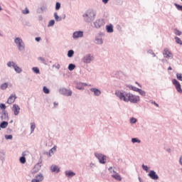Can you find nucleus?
<instances>
[{
  "instance_id": "1",
  "label": "nucleus",
  "mask_w": 182,
  "mask_h": 182,
  "mask_svg": "<svg viewBox=\"0 0 182 182\" xmlns=\"http://www.w3.org/2000/svg\"><path fill=\"white\" fill-rule=\"evenodd\" d=\"M82 18L87 23H91L96 19V11L92 9H88L83 14Z\"/></svg>"
},
{
  "instance_id": "2",
  "label": "nucleus",
  "mask_w": 182,
  "mask_h": 182,
  "mask_svg": "<svg viewBox=\"0 0 182 182\" xmlns=\"http://www.w3.org/2000/svg\"><path fill=\"white\" fill-rule=\"evenodd\" d=\"M130 92L124 90H117L115 92V96L119 98V100L129 103V99L130 98Z\"/></svg>"
},
{
  "instance_id": "3",
  "label": "nucleus",
  "mask_w": 182,
  "mask_h": 182,
  "mask_svg": "<svg viewBox=\"0 0 182 182\" xmlns=\"http://www.w3.org/2000/svg\"><path fill=\"white\" fill-rule=\"evenodd\" d=\"M14 43H16L19 52L25 50V43L22 38L17 37L14 39Z\"/></svg>"
},
{
  "instance_id": "4",
  "label": "nucleus",
  "mask_w": 182,
  "mask_h": 182,
  "mask_svg": "<svg viewBox=\"0 0 182 182\" xmlns=\"http://www.w3.org/2000/svg\"><path fill=\"white\" fill-rule=\"evenodd\" d=\"M81 60L83 63L89 65V63H91L95 60V57L92 54H86L82 58Z\"/></svg>"
},
{
  "instance_id": "5",
  "label": "nucleus",
  "mask_w": 182,
  "mask_h": 182,
  "mask_svg": "<svg viewBox=\"0 0 182 182\" xmlns=\"http://www.w3.org/2000/svg\"><path fill=\"white\" fill-rule=\"evenodd\" d=\"M7 66L8 68H14L16 73H22V68L18 66V65H16L14 61H9L7 63Z\"/></svg>"
},
{
  "instance_id": "6",
  "label": "nucleus",
  "mask_w": 182,
  "mask_h": 182,
  "mask_svg": "<svg viewBox=\"0 0 182 182\" xmlns=\"http://www.w3.org/2000/svg\"><path fill=\"white\" fill-rule=\"evenodd\" d=\"M128 100L130 103H133L134 105H136L139 103V102H140V96L133 95L131 93L129 95V98Z\"/></svg>"
},
{
  "instance_id": "7",
  "label": "nucleus",
  "mask_w": 182,
  "mask_h": 182,
  "mask_svg": "<svg viewBox=\"0 0 182 182\" xmlns=\"http://www.w3.org/2000/svg\"><path fill=\"white\" fill-rule=\"evenodd\" d=\"M94 28L96 29H100L102 26H105V19L103 18H98L94 23Z\"/></svg>"
},
{
  "instance_id": "8",
  "label": "nucleus",
  "mask_w": 182,
  "mask_h": 182,
  "mask_svg": "<svg viewBox=\"0 0 182 182\" xmlns=\"http://www.w3.org/2000/svg\"><path fill=\"white\" fill-rule=\"evenodd\" d=\"M95 157L99 160L100 164H106V159L107 156L102 154L95 153Z\"/></svg>"
},
{
  "instance_id": "9",
  "label": "nucleus",
  "mask_w": 182,
  "mask_h": 182,
  "mask_svg": "<svg viewBox=\"0 0 182 182\" xmlns=\"http://www.w3.org/2000/svg\"><path fill=\"white\" fill-rule=\"evenodd\" d=\"M59 93L60 95H63V96L69 97V96H72L73 92H72V90H68L66 88H60V89H59Z\"/></svg>"
},
{
  "instance_id": "10",
  "label": "nucleus",
  "mask_w": 182,
  "mask_h": 182,
  "mask_svg": "<svg viewBox=\"0 0 182 182\" xmlns=\"http://www.w3.org/2000/svg\"><path fill=\"white\" fill-rule=\"evenodd\" d=\"M172 83L173 86H175L177 92H178V93H182L181 84H180V82L176 79H173L172 80Z\"/></svg>"
},
{
  "instance_id": "11",
  "label": "nucleus",
  "mask_w": 182,
  "mask_h": 182,
  "mask_svg": "<svg viewBox=\"0 0 182 182\" xmlns=\"http://www.w3.org/2000/svg\"><path fill=\"white\" fill-rule=\"evenodd\" d=\"M105 33L100 32L96 36L95 41L97 43V45H103V39L102 38V36H104Z\"/></svg>"
},
{
  "instance_id": "12",
  "label": "nucleus",
  "mask_w": 182,
  "mask_h": 182,
  "mask_svg": "<svg viewBox=\"0 0 182 182\" xmlns=\"http://www.w3.org/2000/svg\"><path fill=\"white\" fill-rule=\"evenodd\" d=\"M12 112H14V116H18V114H19V113L21 112V107H19V105L14 104L12 107Z\"/></svg>"
},
{
  "instance_id": "13",
  "label": "nucleus",
  "mask_w": 182,
  "mask_h": 182,
  "mask_svg": "<svg viewBox=\"0 0 182 182\" xmlns=\"http://www.w3.org/2000/svg\"><path fill=\"white\" fill-rule=\"evenodd\" d=\"M148 177H150L151 180H159V175H157V173L154 171V170H151L148 173Z\"/></svg>"
},
{
  "instance_id": "14",
  "label": "nucleus",
  "mask_w": 182,
  "mask_h": 182,
  "mask_svg": "<svg viewBox=\"0 0 182 182\" xmlns=\"http://www.w3.org/2000/svg\"><path fill=\"white\" fill-rule=\"evenodd\" d=\"M73 39H78V38H83V31H75L73 33Z\"/></svg>"
},
{
  "instance_id": "15",
  "label": "nucleus",
  "mask_w": 182,
  "mask_h": 182,
  "mask_svg": "<svg viewBox=\"0 0 182 182\" xmlns=\"http://www.w3.org/2000/svg\"><path fill=\"white\" fill-rule=\"evenodd\" d=\"M16 100V95L11 94L8 98L6 103H8V105H12V103H15Z\"/></svg>"
},
{
  "instance_id": "16",
  "label": "nucleus",
  "mask_w": 182,
  "mask_h": 182,
  "mask_svg": "<svg viewBox=\"0 0 182 182\" xmlns=\"http://www.w3.org/2000/svg\"><path fill=\"white\" fill-rule=\"evenodd\" d=\"M0 117L1 120H9V115L8 114V111L2 110L1 116Z\"/></svg>"
},
{
  "instance_id": "17",
  "label": "nucleus",
  "mask_w": 182,
  "mask_h": 182,
  "mask_svg": "<svg viewBox=\"0 0 182 182\" xmlns=\"http://www.w3.org/2000/svg\"><path fill=\"white\" fill-rule=\"evenodd\" d=\"M112 173H114V174L112 175V178H114V180H117V181H122V176L116 172V171L113 170Z\"/></svg>"
},
{
  "instance_id": "18",
  "label": "nucleus",
  "mask_w": 182,
  "mask_h": 182,
  "mask_svg": "<svg viewBox=\"0 0 182 182\" xmlns=\"http://www.w3.org/2000/svg\"><path fill=\"white\" fill-rule=\"evenodd\" d=\"M50 170L51 171V173H59L60 171V168H59V166H58L57 165H52L50 167Z\"/></svg>"
},
{
  "instance_id": "19",
  "label": "nucleus",
  "mask_w": 182,
  "mask_h": 182,
  "mask_svg": "<svg viewBox=\"0 0 182 182\" xmlns=\"http://www.w3.org/2000/svg\"><path fill=\"white\" fill-rule=\"evenodd\" d=\"M90 90L94 93V96L99 97L100 95H102V91L97 88H90Z\"/></svg>"
},
{
  "instance_id": "20",
  "label": "nucleus",
  "mask_w": 182,
  "mask_h": 182,
  "mask_svg": "<svg viewBox=\"0 0 182 182\" xmlns=\"http://www.w3.org/2000/svg\"><path fill=\"white\" fill-rule=\"evenodd\" d=\"M85 86H87V84L85 82H77L76 84V89H78V90H83L85 89Z\"/></svg>"
},
{
  "instance_id": "21",
  "label": "nucleus",
  "mask_w": 182,
  "mask_h": 182,
  "mask_svg": "<svg viewBox=\"0 0 182 182\" xmlns=\"http://www.w3.org/2000/svg\"><path fill=\"white\" fill-rule=\"evenodd\" d=\"M164 58H169L170 59H173V53L171 52L168 51L167 49H164Z\"/></svg>"
},
{
  "instance_id": "22",
  "label": "nucleus",
  "mask_w": 182,
  "mask_h": 182,
  "mask_svg": "<svg viewBox=\"0 0 182 182\" xmlns=\"http://www.w3.org/2000/svg\"><path fill=\"white\" fill-rule=\"evenodd\" d=\"M65 175L66 177H68V178H72V177H75V176H76V173L73 171H65Z\"/></svg>"
},
{
  "instance_id": "23",
  "label": "nucleus",
  "mask_w": 182,
  "mask_h": 182,
  "mask_svg": "<svg viewBox=\"0 0 182 182\" xmlns=\"http://www.w3.org/2000/svg\"><path fill=\"white\" fill-rule=\"evenodd\" d=\"M45 177L43 176V173H38L37 175L35 176V180H36V181L38 182H42L43 180H44Z\"/></svg>"
},
{
  "instance_id": "24",
  "label": "nucleus",
  "mask_w": 182,
  "mask_h": 182,
  "mask_svg": "<svg viewBox=\"0 0 182 182\" xmlns=\"http://www.w3.org/2000/svg\"><path fill=\"white\" fill-rule=\"evenodd\" d=\"M106 30L108 33H112L113 32V25L109 24L106 26Z\"/></svg>"
},
{
  "instance_id": "25",
  "label": "nucleus",
  "mask_w": 182,
  "mask_h": 182,
  "mask_svg": "<svg viewBox=\"0 0 182 182\" xmlns=\"http://www.w3.org/2000/svg\"><path fill=\"white\" fill-rule=\"evenodd\" d=\"M5 154H6L5 151L0 149V160H1V161H5Z\"/></svg>"
},
{
  "instance_id": "26",
  "label": "nucleus",
  "mask_w": 182,
  "mask_h": 182,
  "mask_svg": "<svg viewBox=\"0 0 182 182\" xmlns=\"http://www.w3.org/2000/svg\"><path fill=\"white\" fill-rule=\"evenodd\" d=\"M8 127V122L6 121H3L0 124V129H6Z\"/></svg>"
},
{
  "instance_id": "27",
  "label": "nucleus",
  "mask_w": 182,
  "mask_h": 182,
  "mask_svg": "<svg viewBox=\"0 0 182 182\" xmlns=\"http://www.w3.org/2000/svg\"><path fill=\"white\" fill-rule=\"evenodd\" d=\"M54 18L55 19V22H60V21H62V17L59 16L57 12L54 13Z\"/></svg>"
},
{
  "instance_id": "28",
  "label": "nucleus",
  "mask_w": 182,
  "mask_h": 182,
  "mask_svg": "<svg viewBox=\"0 0 182 182\" xmlns=\"http://www.w3.org/2000/svg\"><path fill=\"white\" fill-rule=\"evenodd\" d=\"M75 68H76V65L73 63H70L68 65V70H70V72H72V70H75Z\"/></svg>"
},
{
  "instance_id": "29",
  "label": "nucleus",
  "mask_w": 182,
  "mask_h": 182,
  "mask_svg": "<svg viewBox=\"0 0 182 182\" xmlns=\"http://www.w3.org/2000/svg\"><path fill=\"white\" fill-rule=\"evenodd\" d=\"M73 55H75V51L73 50H70L68 51V58H73Z\"/></svg>"
},
{
  "instance_id": "30",
  "label": "nucleus",
  "mask_w": 182,
  "mask_h": 182,
  "mask_svg": "<svg viewBox=\"0 0 182 182\" xmlns=\"http://www.w3.org/2000/svg\"><path fill=\"white\" fill-rule=\"evenodd\" d=\"M7 88H8V82H4V83L1 85L0 89L1 90H5Z\"/></svg>"
},
{
  "instance_id": "31",
  "label": "nucleus",
  "mask_w": 182,
  "mask_h": 182,
  "mask_svg": "<svg viewBox=\"0 0 182 182\" xmlns=\"http://www.w3.org/2000/svg\"><path fill=\"white\" fill-rule=\"evenodd\" d=\"M36 128V125L35 124V122L31 123V133H33L35 132V129Z\"/></svg>"
},
{
  "instance_id": "32",
  "label": "nucleus",
  "mask_w": 182,
  "mask_h": 182,
  "mask_svg": "<svg viewBox=\"0 0 182 182\" xmlns=\"http://www.w3.org/2000/svg\"><path fill=\"white\" fill-rule=\"evenodd\" d=\"M137 92H138V93H139V95H140L141 96H144V97L146 96V91H144V90H143L139 88V90H137Z\"/></svg>"
},
{
  "instance_id": "33",
  "label": "nucleus",
  "mask_w": 182,
  "mask_h": 182,
  "mask_svg": "<svg viewBox=\"0 0 182 182\" xmlns=\"http://www.w3.org/2000/svg\"><path fill=\"white\" fill-rule=\"evenodd\" d=\"M43 92L44 93H46V95H49V93L50 92V90H49V88L46 87H43Z\"/></svg>"
},
{
  "instance_id": "34",
  "label": "nucleus",
  "mask_w": 182,
  "mask_h": 182,
  "mask_svg": "<svg viewBox=\"0 0 182 182\" xmlns=\"http://www.w3.org/2000/svg\"><path fill=\"white\" fill-rule=\"evenodd\" d=\"M19 161H20V163H21V164H25V163H26V158H25L23 156L20 157Z\"/></svg>"
},
{
  "instance_id": "35",
  "label": "nucleus",
  "mask_w": 182,
  "mask_h": 182,
  "mask_svg": "<svg viewBox=\"0 0 182 182\" xmlns=\"http://www.w3.org/2000/svg\"><path fill=\"white\" fill-rule=\"evenodd\" d=\"M129 89L130 90H133L134 92H137L139 90V88H137L136 87L133 86V85H129Z\"/></svg>"
},
{
  "instance_id": "36",
  "label": "nucleus",
  "mask_w": 182,
  "mask_h": 182,
  "mask_svg": "<svg viewBox=\"0 0 182 182\" xmlns=\"http://www.w3.org/2000/svg\"><path fill=\"white\" fill-rule=\"evenodd\" d=\"M33 72H34V73H36L37 75L41 73V71L39 70V69L38 68V67H33L32 68Z\"/></svg>"
},
{
  "instance_id": "37",
  "label": "nucleus",
  "mask_w": 182,
  "mask_h": 182,
  "mask_svg": "<svg viewBox=\"0 0 182 182\" xmlns=\"http://www.w3.org/2000/svg\"><path fill=\"white\" fill-rule=\"evenodd\" d=\"M38 60H41L42 63H43V65H48V63H46V60H45L43 57H38Z\"/></svg>"
},
{
  "instance_id": "38",
  "label": "nucleus",
  "mask_w": 182,
  "mask_h": 182,
  "mask_svg": "<svg viewBox=\"0 0 182 182\" xmlns=\"http://www.w3.org/2000/svg\"><path fill=\"white\" fill-rule=\"evenodd\" d=\"M132 143H141V141H140V139H139L138 138H132Z\"/></svg>"
},
{
  "instance_id": "39",
  "label": "nucleus",
  "mask_w": 182,
  "mask_h": 182,
  "mask_svg": "<svg viewBox=\"0 0 182 182\" xmlns=\"http://www.w3.org/2000/svg\"><path fill=\"white\" fill-rule=\"evenodd\" d=\"M174 6H176V9H178V11H182V6L181 5H180L177 3H175Z\"/></svg>"
},
{
  "instance_id": "40",
  "label": "nucleus",
  "mask_w": 182,
  "mask_h": 182,
  "mask_svg": "<svg viewBox=\"0 0 182 182\" xmlns=\"http://www.w3.org/2000/svg\"><path fill=\"white\" fill-rule=\"evenodd\" d=\"M175 41L176 43H178V45H182V41L181 39H180V38L175 36Z\"/></svg>"
},
{
  "instance_id": "41",
  "label": "nucleus",
  "mask_w": 182,
  "mask_h": 182,
  "mask_svg": "<svg viewBox=\"0 0 182 182\" xmlns=\"http://www.w3.org/2000/svg\"><path fill=\"white\" fill-rule=\"evenodd\" d=\"M53 25H55V20H50L48 22V27L50 28V26H53Z\"/></svg>"
},
{
  "instance_id": "42",
  "label": "nucleus",
  "mask_w": 182,
  "mask_h": 182,
  "mask_svg": "<svg viewBox=\"0 0 182 182\" xmlns=\"http://www.w3.org/2000/svg\"><path fill=\"white\" fill-rule=\"evenodd\" d=\"M130 123H132V124H134L135 123H137V119L134 117H132L130 119Z\"/></svg>"
},
{
  "instance_id": "43",
  "label": "nucleus",
  "mask_w": 182,
  "mask_h": 182,
  "mask_svg": "<svg viewBox=\"0 0 182 182\" xmlns=\"http://www.w3.org/2000/svg\"><path fill=\"white\" fill-rule=\"evenodd\" d=\"M60 9V3L56 2L55 4V11H59Z\"/></svg>"
},
{
  "instance_id": "44",
  "label": "nucleus",
  "mask_w": 182,
  "mask_h": 182,
  "mask_svg": "<svg viewBox=\"0 0 182 182\" xmlns=\"http://www.w3.org/2000/svg\"><path fill=\"white\" fill-rule=\"evenodd\" d=\"M176 77L178 80H181L182 82V74L181 73H176Z\"/></svg>"
},
{
  "instance_id": "45",
  "label": "nucleus",
  "mask_w": 182,
  "mask_h": 182,
  "mask_svg": "<svg viewBox=\"0 0 182 182\" xmlns=\"http://www.w3.org/2000/svg\"><path fill=\"white\" fill-rule=\"evenodd\" d=\"M174 33H175V35H177V36H181L182 33L179 30L175 29L174 30Z\"/></svg>"
},
{
  "instance_id": "46",
  "label": "nucleus",
  "mask_w": 182,
  "mask_h": 182,
  "mask_svg": "<svg viewBox=\"0 0 182 182\" xmlns=\"http://www.w3.org/2000/svg\"><path fill=\"white\" fill-rule=\"evenodd\" d=\"M53 151H56V146H53L49 150L50 154H53Z\"/></svg>"
},
{
  "instance_id": "47",
  "label": "nucleus",
  "mask_w": 182,
  "mask_h": 182,
  "mask_svg": "<svg viewBox=\"0 0 182 182\" xmlns=\"http://www.w3.org/2000/svg\"><path fill=\"white\" fill-rule=\"evenodd\" d=\"M4 137H5L6 140H12L14 136L10 134V135H5Z\"/></svg>"
},
{
  "instance_id": "48",
  "label": "nucleus",
  "mask_w": 182,
  "mask_h": 182,
  "mask_svg": "<svg viewBox=\"0 0 182 182\" xmlns=\"http://www.w3.org/2000/svg\"><path fill=\"white\" fill-rule=\"evenodd\" d=\"M22 14H23V15H28V14H29V9H28V8H26L24 10L22 11Z\"/></svg>"
},
{
  "instance_id": "49",
  "label": "nucleus",
  "mask_w": 182,
  "mask_h": 182,
  "mask_svg": "<svg viewBox=\"0 0 182 182\" xmlns=\"http://www.w3.org/2000/svg\"><path fill=\"white\" fill-rule=\"evenodd\" d=\"M0 109H2L3 110H6V109H6V105H5V104H4V103H1Z\"/></svg>"
},
{
  "instance_id": "50",
  "label": "nucleus",
  "mask_w": 182,
  "mask_h": 182,
  "mask_svg": "<svg viewBox=\"0 0 182 182\" xmlns=\"http://www.w3.org/2000/svg\"><path fill=\"white\" fill-rule=\"evenodd\" d=\"M53 68H55V69L59 70V69H60V64H59V63L54 64V65H53Z\"/></svg>"
},
{
  "instance_id": "51",
  "label": "nucleus",
  "mask_w": 182,
  "mask_h": 182,
  "mask_svg": "<svg viewBox=\"0 0 182 182\" xmlns=\"http://www.w3.org/2000/svg\"><path fill=\"white\" fill-rule=\"evenodd\" d=\"M142 168L144 170V171H149V166L146 165L142 164Z\"/></svg>"
},
{
  "instance_id": "52",
  "label": "nucleus",
  "mask_w": 182,
  "mask_h": 182,
  "mask_svg": "<svg viewBox=\"0 0 182 182\" xmlns=\"http://www.w3.org/2000/svg\"><path fill=\"white\" fill-rule=\"evenodd\" d=\"M44 154H46L48 157H52V154H50V152H49V151L44 152Z\"/></svg>"
},
{
  "instance_id": "53",
  "label": "nucleus",
  "mask_w": 182,
  "mask_h": 182,
  "mask_svg": "<svg viewBox=\"0 0 182 182\" xmlns=\"http://www.w3.org/2000/svg\"><path fill=\"white\" fill-rule=\"evenodd\" d=\"M151 103H152V105H154L156 107H159V104H157V102H156V101H152Z\"/></svg>"
},
{
  "instance_id": "54",
  "label": "nucleus",
  "mask_w": 182,
  "mask_h": 182,
  "mask_svg": "<svg viewBox=\"0 0 182 182\" xmlns=\"http://www.w3.org/2000/svg\"><path fill=\"white\" fill-rule=\"evenodd\" d=\"M38 168V170H39V168H41V165H39V163L38 164H37L36 166H35V167H34V168Z\"/></svg>"
},
{
  "instance_id": "55",
  "label": "nucleus",
  "mask_w": 182,
  "mask_h": 182,
  "mask_svg": "<svg viewBox=\"0 0 182 182\" xmlns=\"http://www.w3.org/2000/svg\"><path fill=\"white\" fill-rule=\"evenodd\" d=\"M41 37H36V38H35V41H36V42H40L41 41Z\"/></svg>"
},
{
  "instance_id": "56",
  "label": "nucleus",
  "mask_w": 182,
  "mask_h": 182,
  "mask_svg": "<svg viewBox=\"0 0 182 182\" xmlns=\"http://www.w3.org/2000/svg\"><path fill=\"white\" fill-rule=\"evenodd\" d=\"M153 53H154V52H153V50H149L147 51V53H149L150 55H152Z\"/></svg>"
},
{
  "instance_id": "57",
  "label": "nucleus",
  "mask_w": 182,
  "mask_h": 182,
  "mask_svg": "<svg viewBox=\"0 0 182 182\" xmlns=\"http://www.w3.org/2000/svg\"><path fill=\"white\" fill-rule=\"evenodd\" d=\"M179 164H181V166H182V156H181L179 159Z\"/></svg>"
},
{
  "instance_id": "58",
  "label": "nucleus",
  "mask_w": 182,
  "mask_h": 182,
  "mask_svg": "<svg viewBox=\"0 0 182 182\" xmlns=\"http://www.w3.org/2000/svg\"><path fill=\"white\" fill-rule=\"evenodd\" d=\"M103 4H106L109 2V0H102Z\"/></svg>"
},
{
  "instance_id": "59",
  "label": "nucleus",
  "mask_w": 182,
  "mask_h": 182,
  "mask_svg": "<svg viewBox=\"0 0 182 182\" xmlns=\"http://www.w3.org/2000/svg\"><path fill=\"white\" fill-rule=\"evenodd\" d=\"M53 105H54V107H56V106H58L59 105V103L54 102Z\"/></svg>"
},
{
  "instance_id": "60",
  "label": "nucleus",
  "mask_w": 182,
  "mask_h": 182,
  "mask_svg": "<svg viewBox=\"0 0 182 182\" xmlns=\"http://www.w3.org/2000/svg\"><path fill=\"white\" fill-rule=\"evenodd\" d=\"M112 168H113V167H109V168H108V171H109L110 173H112Z\"/></svg>"
},
{
  "instance_id": "61",
  "label": "nucleus",
  "mask_w": 182,
  "mask_h": 182,
  "mask_svg": "<svg viewBox=\"0 0 182 182\" xmlns=\"http://www.w3.org/2000/svg\"><path fill=\"white\" fill-rule=\"evenodd\" d=\"M135 83H136V85H137L139 87H141V85H140V83H139V82H136Z\"/></svg>"
},
{
  "instance_id": "62",
  "label": "nucleus",
  "mask_w": 182,
  "mask_h": 182,
  "mask_svg": "<svg viewBox=\"0 0 182 182\" xmlns=\"http://www.w3.org/2000/svg\"><path fill=\"white\" fill-rule=\"evenodd\" d=\"M166 151H168V153H171V149H167Z\"/></svg>"
},
{
  "instance_id": "63",
  "label": "nucleus",
  "mask_w": 182,
  "mask_h": 182,
  "mask_svg": "<svg viewBox=\"0 0 182 182\" xmlns=\"http://www.w3.org/2000/svg\"><path fill=\"white\" fill-rule=\"evenodd\" d=\"M38 18H39V20H40V21H42V19H43V18L42 17V16H39Z\"/></svg>"
},
{
  "instance_id": "64",
  "label": "nucleus",
  "mask_w": 182,
  "mask_h": 182,
  "mask_svg": "<svg viewBox=\"0 0 182 182\" xmlns=\"http://www.w3.org/2000/svg\"><path fill=\"white\" fill-rule=\"evenodd\" d=\"M168 70H173V68L171 67H168Z\"/></svg>"
}]
</instances>
